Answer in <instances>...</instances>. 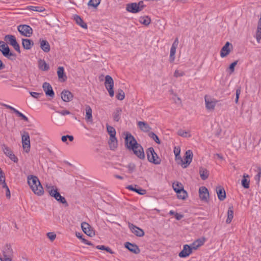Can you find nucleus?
<instances>
[{
	"label": "nucleus",
	"instance_id": "nucleus-49",
	"mask_svg": "<svg viewBox=\"0 0 261 261\" xmlns=\"http://www.w3.org/2000/svg\"><path fill=\"white\" fill-rule=\"evenodd\" d=\"M180 152V150L179 147H174V154L175 156V159L177 161H178V160L179 161V156H179Z\"/></svg>",
	"mask_w": 261,
	"mask_h": 261
},
{
	"label": "nucleus",
	"instance_id": "nucleus-57",
	"mask_svg": "<svg viewBox=\"0 0 261 261\" xmlns=\"http://www.w3.org/2000/svg\"><path fill=\"white\" fill-rule=\"evenodd\" d=\"M57 113L61 114V115L65 116L66 115H69L70 114V112L68 110H63V111H56Z\"/></svg>",
	"mask_w": 261,
	"mask_h": 261
},
{
	"label": "nucleus",
	"instance_id": "nucleus-32",
	"mask_svg": "<svg viewBox=\"0 0 261 261\" xmlns=\"http://www.w3.org/2000/svg\"><path fill=\"white\" fill-rule=\"evenodd\" d=\"M242 185L243 187L246 189H247L249 187L250 180L249 176L248 175L246 174H244L243 178L242 180Z\"/></svg>",
	"mask_w": 261,
	"mask_h": 261
},
{
	"label": "nucleus",
	"instance_id": "nucleus-38",
	"mask_svg": "<svg viewBox=\"0 0 261 261\" xmlns=\"http://www.w3.org/2000/svg\"><path fill=\"white\" fill-rule=\"evenodd\" d=\"M100 2L101 0H90L88 3V6L89 7L96 9Z\"/></svg>",
	"mask_w": 261,
	"mask_h": 261
},
{
	"label": "nucleus",
	"instance_id": "nucleus-45",
	"mask_svg": "<svg viewBox=\"0 0 261 261\" xmlns=\"http://www.w3.org/2000/svg\"><path fill=\"white\" fill-rule=\"evenodd\" d=\"M149 136L156 143L160 144V141L159 137L154 133L151 132L149 134Z\"/></svg>",
	"mask_w": 261,
	"mask_h": 261
},
{
	"label": "nucleus",
	"instance_id": "nucleus-48",
	"mask_svg": "<svg viewBox=\"0 0 261 261\" xmlns=\"http://www.w3.org/2000/svg\"><path fill=\"white\" fill-rule=\"evenodd\" d=\"M16 114L18 115V116L21 117L23 120L25 121H28V118L24 115H23L22 113L18 111L17 110H15L14 112Z\"/></svg>",
	"mask_w": 261,
	"mask_h": 261
},
{
	"label": "nucleus",
	"instance_id": "nucleus-25",
	"mask_svg": "<svg viewBox=\"0 0 261 261\" xmlns=\"http://www.w3.org/2000/svg\"><path fill=\"white\" fill-rule=\"evenodd\" d=\"M109 144L111 150H114L117 147L118 141L116 137H110Z\"/></svg>",
	"mask_w": 261,
	"mask_h": 261
},
{
	"label": "nucleus",
	"instance_id": "nucleus-37",
	"mask_svg": "<svg viewBox=\"0 0 261 261\" xmlns=\"http://www.w3.org/2000/svg\"><path fill=\"white\" fill-rule=\"evenodd\" d=\"M74 20L76 23L80 25L82 28L86 29L87 28V24L83 21L82 19L78 15L74 16Z\"/></svg>",
	"mask_w": 261,
	"mask_h": 261
},
{
	"label": "nucleus",
	"instance_id": "nucleus-20",
	"mask_svg": "<svg viewBox=\"0 0 261 261\" xmlns=\"http://www.w3.org/2000/svg\"><path fill=\"white\" fill-rule=\"evenodd\" d=\"M62 99L65 102H69L72 100L73 95L71 92L67 90H63L61 94Z\"/></svg>",
	"mask_w": 261,
	"mask_h": 261
},
{
	"label": "nucleus",
	"instance_id": "nucleus-62",
	"mask_svg": "<svg viewBox=\"0 0 261 261\" xmlns=\"http://www.w3.org/2000/svg\"><path fill=\"white\" fill-rule=\"evenodd\" d=\"M6 182L5 181V177L3 175H0V185L2 184L3 183Z\"/></svg>",
	"mask_w": 261,
	"mask_h": 261
},
{
	"label": "nucleus",
	"instance_id": "nucleus-7",
	"mask_svg": "<svg viewBox=\"0 0 261 261\" xmlns=\"http://www.w3.org/2000/svg\"><path fill=\"white\" fill-rule=\"evenodd\" d=\"M147 159L148 161L155 165H159L161 163V159L155 152L152 147L149 148L146 151Z\"/></svg>",
	"mask_w": 261,
	"mask_h": 261
},
{
	"label": "nucleus",
	"instance_id": "nucleus-19",
	"mask_svg": "<svg viewBox=\"0 0 261 261\" xmlns=\"http://www.w3.org/2000/svg\"><path fill=\"white\" fill-rule=\"evenodd\" d=\"M205 107L208 110H213L216 106L217 101L213 100L207 96L204 97Z\"/></svg>",
	"mask_w": 261,
	"mask_h": 261
},
{
	"label": "nucleus",
	"instance_id": "nucleus-40",
	"mask_svg": "<svg viewBox=\"0 0 261 261\" xmlns=\"http://www.w3.org/2000/svg\"><path fill=\"white\" fill-rule=\"evenodd\" d=\"M173 188L175 192H179L181 190L184 189V186L182 185V184L179 182H175L172 185Z\"/></svg>",
	"mask_w": 261,
	"mask_h": 261
},
{
	"label": "nucleus",
	"instance_id": "nucleus-16",
	"mask_svg": "<svg viewBox=\"0 0 261 261\" xmlns=\"http://www.w3.org/2000/svg\"><path fill=\"white\" fill-rule=\"evenodd\" d=\"M128 227L130 229L132 233L138 237H142L144 234L143 230L138 227L131 223H128Z\"/></svg>",
	"mask_w": 261,
	"mask_h": 261
},
{
	"label": "nucleus",
	"instance_id": "nucleus-11",
	"mask_svg": "<svg viewBox=\"0 0 261 261\" xmlns=\"http://www.w3.org/2000/svg\"><path fill=\"white\" fill-rule=\"evenodd\" d=\"M5 40L12 45L15 50L18 53L20 52L19 45L16 41V38L14 35H6L5 37Z\"/></svg>",
	"mask_w": 261,
	"mask_h": 261
},
{
	"label": "nucleus",
	"instance_id": "nucleus-36",
	"mask_svg": "<svg viewBox=\"0 0 261 261\" xmlns=\"http://www.w3.org/2000/svg\"><path fill=\"white\" fill-rule=\"evenodd\" d=\"M233 218V211L232 207H229L227 212V218L226 222L227 224L230 223Z\"/></svg>",
	"mask_w": 261,
	"mask_h": 261
},
{
	"label": "nucleus",
	"instance_id": "nucleus-21",
	"mask_svg": "<svg viewBox=\"0 0 261 261\" xmlns=\"http://www.w3.org/2000/svg\"><path fill=\"white\" fill-rule=\"evenodd\" d=\"M192 253V248L188 245H184L183 249L179 253V256L180 257H186Z\"/></svg>",
	"mask_w": 261,
	"mask_h": 261
},
{
	"label": "nucleus",
	"instance_id": "nucleus-15",
	"mask_svg": "<svg viewBox=\"0 0 261 261\" xmlns=\"http://www.w3.org/2000/svg\"><path fill=\"white\" fill-rule=\"evenodd\" d=\"M232 46L231 43L227 42L222 48L220 51V56L221 58H224L228 55L231 51Z\"/></svg>",
	"mask_w": 261,
	"mask_h": 261
},
{
	"label": "nucleus",
	"instance_id": "nucleus-53",
	"mask_svg": "<svg viewBox=\"0 0 261 261\" xmlns=\"http://www.w3.org/2000/svg\"><path fill=\"white\" fill-rule=\"evenodd\" d=\"M257 173L255 176L254 179L256 181L258 182L260 180V175H261V169L260 168H258L257 169Z\"/></svg>",
	"mask_w": 261,
	"mask_h": 261
},
{
	"label": "nucleus",
	"instance_id": "nucleus-14",
	"mask_svg": "<svg viewBox=\"0 0 261 261\" xmlns=\"http://www.w3.org/2000/svg\"><path fill=\"white\" fill-rule=\"evenodd\" d=\"M200 199L203 201H207L209 193L207 189L205 187H201L199 189Z\"/></svg>",
	"mask_w": 261,
	"mask_h": 261
},
{
	"label": "nucleus",
	"instance_id": "nucleus-54",
	"mask_svg": "<svg viewBox=\"0 0 261 261\" xmlns=\"http://www.w3.org/2000/svg\"><path fill=\"white\" fill-rule=\"evenodd\" d=\"M47 236L51 241H54L56 238V234L54 232H48Z\"/></svg>",
	"mask_w": 261,
	"mask_h": 261
},
{
	"label": "nucleus",
	"instance_id": "nucleus-44",
	"mask_svg": "<svg viewBox=\"0 0 261 261\" xmlns=\"http://www.w3.org/2000/svg\"><path fill=\"white\" fill-rule=\"evenodd\" d=\"M96 248L99 250H106L107 252L110 253L111 254L114 253V252L112 250V249L110 248H109L108 247H106L104 245H97L96 247Z\"/></svg>",
	"mask_w": 261,
	"mask_h": 261
},
{
	"label": "nucleus",
	"instance_id": "nucleus-5",
	"mask_svg": "<svg viewBox=\"0 0 261 261\" xmlns=\"http://www.w3.org/2000/svg\"><path fill=\"white\" fill-rule=\"evenodd\" d=\"M144 7V5L143 2L140 1L138 3H132L127 4L126 10L129 12L136 13L142 11Z\"/></svg>",
	"mask_w": 261,
	"mask_h": 261
},
{
	"label": "nucleus",
	"instance_id": "nucleus-31",
	"mask_svg": "<svg viewBox=\"0 0 261 261\" xmlns=\"http://www.w3.org/2000/svg\"><path fill=\"white\" fill-rule=\"evenodd\" d=\"M122 109L120 108H117L115 109L113 114V117L114 121H118L121 118Z\"/></svg>",
	"mask_w": 261,
	"mask_h": 261
},
{
	"label": "nucleus",
	"instance_id": "nucleus-29",
	"mask_svg": "<svg viewBox=\"0 0 261 261\" xmlns=\"http://www.w3.org/2000/svg\"><path fill=\"white\" fill-rule=\"evenodd\" d=\"M137 186H133L132 185L128 186L127 188L131 191H135L140 195H144L146 193V191L141 188H136Z\"/></svg>",
	"mask_w": 261,
	"mask_h": 261
},
{
	"label": "nucleus",
	"instance_id": "nucleus-1",
	"mask_svg": "<svg viewBox=\"0 0 261 261\" xmlns=\"http://www.w3.org/2000/svg\"><path fill=\"white\" fill-rule=\"evenodd\" d=\"M125 142L126 147L128 149L132 150L139 159H144L145 153L143 147L130 134H126Z\"/></svg>",
	"mask_w": 261,
	"mask_h": 261
},
{
	"label": "nucleus",
	"instance_id": "nucleus-18",
	"mask_svg": "<svg viewBox=\"0 0 261 261\" xmlns=\"http://www.w3.org/2000/svg\"><path fill=\"white\" fill-rule=\"evenodd\" d=\"M42 87L47 96H49L52 98L54 97L55 93L50 84L47 82H45L43 84Z\"/></svg>",
	"mask_w": 261,
	"mask_h": 261
},
{
	"label": "nucleus",
	"instance_id": "nucleus-23",
	"mask_svg": "<svg viewBox=\"0 0 261 261\" xmlns=\"http://www.w3.org/2000/svg\"><path fill=\"white\" fill-rule=\"evenodd\" d=\"M57 74L59 80L63 82L66 80L67 76L64 72L63 67H59L58 68Z\"/></svg>",
	"mask_w": 261,
	"mask_h": 261
},
{
	"label": "nucleus",
	"instance_id": "nucleus-9",
	"mask_svg": "<svg viewBox=\"0 0 261 261\" xmlns=\"http://www.w3.org/2000/svg\"><path fill=\"white\" fill-rule=\"evenodd\" d=\"M21 141L22 147L26 152H29L30 150V138L28 132H24L21 134Z\"/></svg>",
	"mask_w": 261,
	"mask_h": 261
},
{
	"label": "nucleus",
	"instance_id": "nucleus-6",
	"mask_svg": "<svg viewBox=\"0 0 261 261\" xmlns=\"http://www.w3.org/2000/svg\"><path fill=\"white\" fill-rule=\"evenodd\" d=\"M193 156V152L191 150H188L185 153L184 160L180 156H179V162L178 163L180 164L184 168H186L191 163Z\"/></svg>",
	"mask_w": 261,
	"mask_h": 261
},
{
	"label": "nucleus",
	"instance_id": "nucleus-24",
	"mask_svg": "<svg viewBox=\"0 0 261 261\" xmlns=\"http://www.w3.org/2000/svg\"><path fill=\"white\" fill-rule=\"evenodd\" d=\"M85 111H86V117L85 119L87 121L92 122V111L90 107L88 105H86L85 106Z\"/></svg>",
	"mask_w": 261,
	"mask_h": 261
},
{
	"label": "nucleus",
	"instance_id": "nucleus-51",
	"mask_svg": "<svg viewBox=\"0 0 261 261\" xmlns=\"http://www.w3.org/2000/svg\"><path fill=\"white\" fill-rule=\"evenodd\" d=\"M127 168L129 173H132L136 168V166L133 163H129L127 166Z\"/></svg>",
	"mask_w": 261,
	"mask_h": 261
},
{
	"label": "nucleus",
	"instance_id": "nucleus-30",
	"mask_svg": "<svg viewBox=\"0 0 261 261\" xmlns=\"http://www.w3.org/2000/svg\"><path fill=\"white\" fill-rule=\"evenodd\" d=\"M40 47L44 52L46 53H48L50 50L49 44L46 40H42L40 41Z\"/></svg>",
	"mask_w": 261,
	"mask_h": 261
},
{
	"label": "nucleus",
	"instance_id": "nucleus-28",
	"mask_svg": "<svg viewBox=\"0 0 261 261\" xmlns=\"http://www.w3.org/2000/svg\"><path fill=\"white\" fill-rule=\"evenodd\" d=\"M217 194L218 199L220 200H223L226 197V193L224 189L221 187H219L217 189Z\"/></svg>",
	"mask_w": 261,
	"mask_h": 261
},
{
	"label": "nucleus",
	"instance_id": "nucleus-60",
	"mask_svg": "<svg viewBox=\"0 0 261 261\" xmlns=\"http://www.w3.org/2000/svg\"><path fill=\"white\" fill-rule=\"evenodd\" d=\"M175 217L176 218V220H180L181 218H183V215L180 214H178V213H175Z\"/></svg>",
	"mask_w": 261,
	"mask_h": 261
},
{
	"label": "nucleus",
	"instance_id": "nucleus-33",
	"mask_svg": "<svg viewBox=\"0 0 261 261\" xmlns=\"http://www.w3.org/2000/svg\"><path fill=\"white\" fill-rule=\"evenodd\" d=\"M38 66L39 69L42 71H47L49 69V66L43 60H40L38 61Z\"/></svg>",
	"mask_w": 261,
	"mask_h": 261
},
{
	"label": "nucleus",
	"instance_id": "nucleus-50",
	"mask_svg": "<svg viewBox=\"0 0 261 261\" xmlns=\"http://www.w3.org/2000/svg\"><path fill=\"white\" fill-rule=\"evenodd\" d=\"M185 75V72L182 70H176L174 73V76L175 77L182 76Z\"/></svg>",
	"mask_w": 261,
	"mask_h": 261
},
{
	"label": "nucleus",
	"instance_id": "nucleus-13",
	"mask_svg": "<svg viewBox=\"0 0 261 261\" xmlns=\"http://www.w3.org/2000/svg\"><path fill=\"white\" fill-rule=\"evenodd\" d=\"M2 149L4 154L8 156L10 160L15 163H17L18 162L17 158L15 155L13 151L8 146L5 144L3 145L2 146Z\"/></svg>",
	"mask_w": 261,
	"mask_h": 261
},
{
	"label": "nucleus",
	"instance_id": "nucleus-34",
	"mask_svg": "<svg viewBox=\"0 0 261 261\" xmlns=\"http://www.w3.org/2000/svg\"><path fill=\"white\" fill-rule=\"evenodd\" d=\"M139 21L145 25H148L151 22V19L149 17L144 16L139 18Z\"/></svg>",
	"mask_w": 261,
	"mask_h": 261
},
{
	"label": "nucleus",
	"instance_id": "nucleus-46",
	"mask_svg": "<svg viewBox=\"0 0 261 261\" xmlns=\"http://www.w3.org/2000/svg\"><path fill=\"white\" fill-rule=\"evenodd\" d=\"M203 244V241L197 240L193 243L192 247L194 249H196L198 247L201 246Z\"/></svg>",
	"mask_w": 261,
	"mask_h": 261
},
{
	"label": "nucleus",
	"instance_id": "nucleus-8",
	"mask_svg": "<svg viewBox=\"0 0 261 261\" xmlns=\"http://www.w3.org/2000/svg\"><path fill=\"white\" fill-rule=\"evenodd\" d=\"M0 50L4 56L8 59H12L15 57V54L10 51L8 45L3 41H0Z\"/></svg>",
	"mask_w": 261,
	"mask_h": 261
},
{
	"label": "nucleus",
	"instance_id": "nucleus-47",
	"mask_svg": "<svg viewBox=\"0 0 261 261\" xmlns=\"http://www.w3.org/2000/svg\"><path fill=\"white\" fill-rule=\"evenodd\" d=\"M125 94L124 92L122 90L118 91V94L116 95V97L119 100H122L124 98Z\"/></svg>",
	"mask_w": 261,
	"mask_h": 261
},
{
	"label": "nucleus",
	"instance_id": "nucleus-22",
	"mask_svg": "<svg viewBox=\"0 0 261 261\" xmlns=\"http://www.w3.org/2000/svg\"><path fill=\"white\" fill-rule=\"evenodd\" d=\"M125 247L129 251L135 254H138L140 252V249L136 244H132L129 242H126L125 244Z\"/></svg>",
	"mask_w": 261,
	"mask_h": 261
},
{
	"label": "nucleus",
	"instance_id": "nucleus-12",
	"mask_svg": "<svg viewBox=\"0 0 261 261\" xmlns=\"http://www.w3.org/2000/svg\"><path fill=\"white\" fill-rule=\"evenodd\" d=\"M17 30L21 35L25 37H30L33 33L32 29L28 25H19L17 27Z\"/></svg>",
	"mask_w": 261,
	"mask_h": 261
},
{
	"label": "nucleus",
	"instance_id": "nucleus-39",
	"mask_svg": "<svg viewBox=\"0 0 261 261\" xmlns=\"http://www.w3.org/2000/svg\"><path fill=\"white\" fill-rule=\"evenodd\" d=\"M199 174L201 179L203 180L207 179L208 176V171L206 169L203 168H201L200 169Z\"/></svg>",
	"mask_w": 261,
	"mask_h": 261
},
{
	"label": "nucleus",
	"instance_id": "nucleus-26",
	"mask_svg": "<svg viewBox=\"0 0 261 261\" xmlns=\"http://www.w3.org/2000/svg\"><path fill=\"white\" fill-rule=\"evenodd\" d=\"M138 126L141 130L145 132H149L151 129L149 125L143 121H139L138 122Z\"/></svg>",
	"mask_w": 261,
	"mask_h": 261
},
{
	"label": "nucleus",
	"instance_id": "nucleus-63",
	"mask_svg": "<svg viewBox=\"0 0 261 261\" xmlns=\"http://www.w3.org/2000/svg\"><path fill=\"white\" fill-rule=\"evenodd\" d=\"M82 242L85 243V244H87V245H93L92 243L89 241H88V240L85 239H82Z\"/></svg>",
	"mask_w": 261,
	"mask_h": 261
},
{
	"label": "nucleus",
	"instance_id": "nucleus-2",
	"mask_svg": "<svg viewBox=\"0 0 261 261\" xmlns=\"http://www.w3.org/2000/svg\"><path fill=\"white\" fill-rule=\"evenodd\" d=\"M28 183L33 192L38 196L42 195L44 193L43 188L36 176L30 175L27 177Z\"/></svg>",
	"mask_w": 261,
	"mask_h": 261
},
{
	"label": "nucleus",
	"instance_id": "nucleus-4",
	"mask_svg": "<svg viewBox=\"0 0 261 261\" xmlns=\"http://www.w3.org/2000/svg\"><path fill=\"white\" fill-rule=\"evenodd\" d=\"M2 252L3 255L0 258L1 261H12L13 256L12 249L10 245H5L2 249Z\"/></svg>",
	"mask_w": 261,
	"mask_h": 261
},
{
	"label": "nucleus",
	"instance_id": "nucleus-43",
	"mask_svg": "<svg viewBox=\"0 0 261 261\" xmlns=\"http://www.w3.org/2000/svg\"><path fill=\"white\" fill-rule=\"evenodd\" d=\"M176 48L171 47L170 51L169 61L170 62H173L175 60V55L176 53Z\"/></svg>",
	"mask_w": 261,
	"mask_h": 261
},
{
	"label": "nucleus",
	"instance_id": "nucleus-59",
	"mask_svg": "<svg viewBox=\"0 0 261 261\" xmlns=\"http://www.w3.org/2000/svg\"><path fill=\"white\" fill-rule=\"evenodd\" d=\"M178 45V38H176L175 39L174 41L173 42L171 47L177 48Z\"/></svg>",
	"mask_w": 261,
	"mask_h": 261
},
{
	"label": "nucleus",
	"instance_id": "nucleus-27",
	"mask_svg": "<svg viewBox=\"0 0 261 261\" xmlns=\"http://www.w3.org/2000/svg\"><path fill=\"white\" fill-rule=\"evenodd\" d=\"M22 44L24 48L30 49L34 44L33 41L28 39H23L22 40Z\"/></svg>",
	"mask_w": 261,
	"mask_h": 261
},
{
	"label": "nucleus",
	"instance_id": "nucleus-52",
	"mask_svg": "<svg viewBox=\"0 0 261 261\" xmlns=\"http://www.w3.org/2000/svg\"><path fill=\"white\" fill-rule=\"evenodd\" d=\"M30 9L31 10L37 12L43 11V8L41 7H35V6H30Z\"/></svg>",
	"mask_w": 261,
	"mask_h": 261
},
{
	"label": "nucleus",
	"instance_id": "nucleus-58",
	"mask_svg": "<svg viewBox=\"0 0 261 261\" xmlns=\"http://www.w3.org/2000/svg\"><path fill=\"white\" fill-rule=\"evenodd\" d=\"M31 95L35 98H38L39 96L41 95L42 94L35 92H30Z\"/></svg>",
	"mask_w": 261,
	"mask_h": 261
},
{
	"label": "nucleus",
	"instance_id": "nucleus-61",
	"mask_svg": "<svg viewBox=\"0 0 261 261\" xmlns=\"http://www.w3.org/2000/svg\"><path fill=\"white\" fill-rule=\"evenodd\" d=\"M4 106L5 107H6V108L8 109H10L11 110H12L14 112H15V110H16L17 109H16L15 108L12 107V106H9V105H6V104H4Z\"/></svg>",
	"mask_w": 261,
	"mask_h": 261
},
{
	"label": "nucleus",
	"instance_id": "nucleus-3",
	"mask_svg": "<svg viewBox=\"0 0 261 261\" xmlns=\"http://www.w3.org/2000/svg\"><path fill=\"white\" fill-rule=\"evenodd\" d=\"M46 189L49 195L51 197L55 198L57 201L61 203L65 204L66 206L68 205L65 198L61 195L56 187L51 186L50 185H46Z\"/></svg>",
	"mask_w": 261,
	"mask_h": 261
},
{
	"label": "nucleus",
	"instance_id": "nucleus-10",
	"mask_svg": "<svg viewBox=\"0 0 261 261\" xmlns=\"http://www.w3.org/2000/svg\"><path fill=\"white\" fill-rule=\"evenodd\" d=\"M105 85L106 87V88L108 90L109 95L111 97L114 96V92L113 90V87H114V81L112 79V77L107 75L105 77Z\"/></svg>",
	"mask_w": 261,
	"mask_h": 261
},
{
	"label": "nucleus",
	"instance_id": "nucleus-35",
	"mask_svg": "<svg viewBox=\"0 0 261 261\" xmlns=\"http://www.w3.org/2000/svg\"><path fill=\"white\" fill-rule=\"evenodd\" d=\"M177 134L178 135L184 138H189L191 137V135L189 130H186L182 129H180L178 130Z\"/></svg>",
	"mask_w": 261,
	"mask_h": 261
},
{
	"label": "nucleus",
	"instance_id": "nucleus-56",
	"mask_svg": "<svg viewBox=\"0 0 261 261\" xmlns=\"http://www.w3.org/2000/svg\"><path fill=\"white\" fill-rule=\"evenodd\" d=\"M241 93V88H238L236 90V98L235 99V101L236 103H237L238 102L239 96H240Z\"/></svg>",
	"mask_w": 261,
	"mask_h": 261
},
{
	"label": "nucleus",
	"instance_id": "nucleus-64",
	"mask_svg": "<svg viewBox=\"0 0 261 261\" xmlns=\"http://www.w3.org/2000/svg\"><path fill=\"white\" fill-rule=\"evenodd\" d=\"M6 197L8 198H10L11 197V193L9 188L6 190Z\"/></svg>",
	"mask_w": 261,
	"mask_h": 261
},
{
	"label": "nucleus",
	"instance_id": "nucleus-42",
	"mask_svg": "<svg viewBox=\"0 0 261 261\" xmlns=\"http://www.w3.org/2000/svg\"><path fill=\"white\" fill-rule=\"evenodd\" d=\"M177 195V197L179 199L184 200L186 199L188 197L187 192L184 190V189L181 190L179 192H176Z\"/></svg>",
	"mask_w": 261,
	"mask_h": 261
},
{
	"label": "nucleus",
	"instance_id": "nucleus-41",
	"mask_svg": "<svg viewBox=\"0 0 261 261\" xmlns=\"http://www.w3.org/2000/svg\"><path fill=\"white\" fill-rule=\"evenodd\" d=\"M106 126L107 132L110 135V137H116V132L115 129L113 126H110L108 124H107Z\"/></svg>",
	"mask_w": 261,
	"mask_h": 261
},
{
	"label": "nucleus",
	"instance_id": "nucleus-17",
	"mask_svg": "<svg viewBox=\"0 0 261 261\" xmlns=\"http://www.w3.org/2000/svg\"><path fill=\"white\" fill-rule=\"evenodd\" d=\"M81 227L83 231L88 236L92 237L94 235V231L88 223L83 222L81 224Z\"/></svg>",
	"mask_w": 261,
	"mask_h": 261
},
{
	"label": "nucleus",
	"instance_id": "nucleus-55",
	"mask_svg": "<svg viewBox=\"0 0 261 261\" xmlns=\"http://www.w3.org/2000/svg\"><path fill=\"white\" fill-rule=\"evenodd\" d=\"M238 61H236L232 63L229 66V69L231 71V72L232 73L234 70V67L237 65Z\"/></svg>",
	"mask_w": 261,
	"mask_h": 261
}]
</instances>
